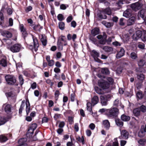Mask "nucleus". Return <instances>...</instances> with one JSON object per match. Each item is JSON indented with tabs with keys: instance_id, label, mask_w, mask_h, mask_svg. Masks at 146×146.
<instances>
[{
	"instance_id": "nucleus-1",
	"label": "nucleus",
	"mask_w": 146,
	"mask_h": 146,
	"mask_svg": "<svg viewBox=\"0 0 146 146\" xmlns=\"http://www.w3.org/2000/svg\"><path fill=\"white\" fill-rule=\"evenodd\" d=\"M119 113V109L116 108H112L107 110L106 115L109 118H115Z\"/></svg>"
},
{
	"instance_id": "nucleus-2",
	"label": "nucleus",
	"mask_w": 146,
	"mask_h": 146,
	"mask_svg": "<svg viewBox=\"0 0 146 146\" xmlns=\"http://www.w3.org/2000/svg\"><path fill=\"white\" fill-rule=\"evenodd\" d=\"M97 38L99 40L98 41L97 46L100 48H102L103 47L102 45L106 44L107 36L105 32L103 33V35H99L97 36Z\"/></svg>"
},
{
	"instance_id": "nucleus-3",
	"label": "nucleus",
	"mask_w": 146,
	"mask_h": 146,
	"mask_svg": "<svg viewBox=\"0 0 146 146\" xmlns=\"http://www.w3.org/2000/svg\"><path fill=\"white\" fill-rule=\"evenodd\" d=\"M5 78L7 84L9 85H14L16 82L15 77L12 75H7Z\"/></svg>"
},
{
	"instance_id": "nucleus-4",
	"label": "nucleus",
	"mask_w": 146,
	"mask_h": 146,
	"mask_svg": "<svg viewBox=\"0 0 146 146\" xmlns=\"http://www.w3.org/2000/svg\"><path fill=\"white\" fill-rule=\"evenodd\" d=\"M33 45L30 44L29 45V47L31 50L34 49L35 51H36L38 50V48L39 46L37 39L35 37H33Z\"/></svg>"
},
{
	"instance_id": "nucleus-5",
	"label": "nucleus",
	"mask_w": 146,
	"mask_h": 146,
	"mask_svg": "<svg viewBox=\"0 0 146 146\" xmlns=\"http://www.w3.org/2000/svg\"><path fill=\"white\" fill-rule=\"evenodd\" d=\"M98 86L103 89H108L110 87V84L107 82L103 80H99Z\"/></svg>"
},
{
	"instance_id": "nucleus-6",
	"label": "nucleus",
	"mask_w": 146,
	"mask_h": 146,
	"mask_svg": "<svg viewBox=\"0 0 146 146\" xmlns=\"http://www.w3.org/2000/svg\"><path fill=\"white\" fill-rule=\"evenodd\" d=\"M142 5V4L137 2L131 4L130 7L133 10L137 11L141 9Z\"/></svg>"
},
{
	"instance_id": "nucleus-7",
	"label": "nucleus",
	"mask_w": 146,
	"mask_h": 146,
	"mask_svg": "<svg viewBox=\"0 0 146 146\" xmlns=\"http://www.w3.org/2000/svg\"><path fill=\"white\" fill-rule=\"evenodd\" d=\"M21 46L19 44H16L11 46L9 48L10 50L14 53L19 52L21 49Z\"/></svg>"
},
{
	"instance_id": "nucleus-8",
	"label": "nucleus",
	"mask_w": 146,
	"mask_h": 146,
	"mask_svg": "<svg viewBox=\"0 0 146 146\" xmlns=\"http://www.w3.org/2000/svg\"><path fill=\"white\" fill-rule=\"evenodd\" d=\"M121 135L119 137L120 139H128L129 133L126 130H122L120 131Z\"/></svg>"
},
{
	"instance_id": "nucleus-9",
	"label": "nucleus",
	"mask_w": 146,
	"mask_h": 146,
	"mask_svg": "<svg viewBox=\"0 0 146 146\" xmlns=\"http://www.w3.org/2000/svg\"><path fill=\"white\" fill-rule=\"evenodd\" d=\"M63 44L64 45H66L67 44V42L65 37L62 36L59 38L58 41V44L62 46Z\"/></svg>"
},
{
	"instance_id": "nucleus-10",
	"label": "nucleus",
	"mask_w": 146,
	"mask_h": 146,
	"mask_svg": "<svg viewBox=\"0 0 146 146\" xmlns=\"http://www.w3.org/2000/svg\"><path fill=\"white\" fill-rule=\"evenodd\" d=\"M11 105L9 104H5L3 106V108H4L5 112L7 113L11 112Z\"/></svg>"
},
{
	"instance_id": "nucleus-11",
	"label": "nucleus",
	"mask_w": 146,
	"mask_h": 146,
	"mask_svg": "<svg viewBox=\"0 0 146 146\" xmlns=\"http://www.w3.org/2000/svg\"><path fill=\"white\" fill-rule=\"evenodd\" d=\"M142 32L139 30L137 31L135 34L133 36V39L135 40H137L138 39L141 38L142 36Z\"/></svg>"
},
{
	"instance_id": "nucleus-12",
	"label": "nucleus",
	"mask_w": 146,
	"mask_h": 146,
	"mask_svg": "<svg viewBox=\"0 0 146 146\" xmlns=\"http://www.w3.org/2000/svg\"><path fill=\"white\" fill-rule=\"evenodd\" d=\"M135 18L133 16L128 19L127 21V25L128 26H131L133 25L135 22Z\"/></svg>"
},
{
	"instance_id": "nucleus-13",
	"label": "nucleus",
	"mask_w": 146,
	"mask_h": 146,
	"mask_svg": "<svg viewBox=\"0 0 146 146\" xmlns=\"http://www.w3.org/2000/svg\"><path fill=\"white\" fill-rule=\"evenodd\" d=\"M101 12L102 13L106 14L109 15H111L112 13L111 10L109 7L102 9L101 10Z\"/></svg>"
},
{
	"instance_id": "nucleus-14",
	"label": "nucleus",
	"mask_w": 146,
	"mask_h": 146,
	"mask_svg": "<svg viewBox=\"0 0 146 146\" xmlns=\"http://www.w3.org/2000/svg\"><path fill=\"white\" fill-rule=\"evenodd\" d=\"M125 54V50L123 48H121L120 51L116 55V57L117 58H119L124 55Z\"/></svg>"
},
{
	"instance_id": "nucleus-15",
	"label": "nucleus",
	"mask_w": 146,
	"mask_h": 146,
	"mask_svg": "<svg viewBox=\"0 0 146 146\" xmlns=\"http://www.w3.org/2000/svg\"><path fill=\"white\" fill-rule=\"evenodd\" d=\"M101 102L103 106H106L107 104V100L106 96H100Z\"/></svg>"
},
{
	"instance_id": "nucleus-16",
	"label": "nucleus",
	"mask_w": 146,
	"mask_h": 146,
	"mask_svg": "<svg viewBox=\"0 0 146 146\" xmlns=\"http://www.w3.org/2000/svg\"><path fill=\"white\" fill-rule=\"evenodd\" d=\"M103 124L104 127L107 129L108 130L110 127V123L108 120H105L103 121Z\"/></svg>"
},
{
	"instance_id": "nucleus-17",
	"label": "nucleus",
	"mask_w": 146,
	"mask_h": 146,
	"mask_svg": "<svg viewBox=\"0 0 146 146\" xmlns=\"http://www.w3.org/2000/svg\"><path fill=\"white\" fill-rule=\"evenodd\" d=\"M131 9H127L123 12V15L126 18H128L131 16Z\"/></svg>"
},
{
	"instance_id": "nucleus-18",
	"label": "nucleus",
	"mask_w": 146,
	"mask_h": 146,
	"mask_svg": "<svg viewBox=\"0 0 146 146\" xmlns=\"http://www.w3.org/2000/svg\"><path fill=\"white\" fill-rule=\"evenodd\" d=\"M2 35L4 36L7 38H10L12 36V34L11 32L7 31H3L2 33Z\"/></svg>"
},
{
	"instance_id": "nucleus-19",
	"label": "nucleus",
	"mask_w": 146,
	"mask_h": 146,
	"mask_svg": "<svg viewBox=\"0 0 146 146\" xmlns=\"http://www.w3.org/2000/svg\"><path fill=\"white\" fill-rule=\"evenodd\" d=\"M27 141V140L26 138L21 139L18 141L19 144L21 146H24L25 145H26V146H27V145L26 143Z\"/></svg>"
},
{
	"instance_id": "nucleus-20",
	"label": "nucleus",
	"mask_w": 146,
	"mask_h": 146,
	"mask_svg": "<svg viewBox=\"0 0 146 146\" xmlns=\"http://www.w3.org/2000/svg\"><path fill=\"white\" fill-rule=\"evenodd\" d=\"M121 120L124 121H127L129 120L130 119V117L125 114H122L121 116Z\"/></svg>"
},
{
	"instance_id": "nucleus-21",
	"label": "nucleus",
	"mask_w": 146,
	"mask_h": 146,
	"mask_svg": "<svg viewBox=\"0 0 146 146\" xmlns=\"http://www.w3.org/2000/svg\"><path fill=\"white\" fill-rule=\"evenodd\" d=\"M99 102V98L98 97L96 96H94L92 100V106H94L97 104Z\"/></svg>"
},
{
	"instance_id": "nucleus-22",
	"label": "nucleus",
	"mask_w": 146,
	"mask_h": 146,
	"mask_svg": "<svg viewBox=\"0 0 146 146\" xmlns=\"http://www.w3.org/2000/svg\"><path fill=\"white\" fill-rule=\"evenodd\" d=\"M145 9H142L139 12L138 16L139 18L141 17L143 19L145 16Z\"/></svg>"
},
{
	"instance_id": "nucleus-23",
	"label": "nucleus",
	"mask_w": 146,
	"mask_h": 146,
	"mask_svg": "<svg viewBox=\"0 0 146 146\" xmlns=\"http://www.w3.org/2000/svg\"><path fill=\"white\" fill-rule=\"evenodd\" d=\"M102 23L105 25L107 28H110L113 25V23H112L106 22L105 21H103L102 22Z\"/></svg>"
},
{
	"instance_id": "nucleus-24",
	"label": "nucleus",
	"mask_w": 146,
	"mask_h": 146,
	"mask_svg": "<svg viewBox=\"0 0 146 146\" xmlns=\"http://www.w3.org/2000/svg\"><path fill=\"white\" fill-rule=\"evenodd\" d=\"M102 48L105 51L107 52H112L113 50V49L112 47L108 46H104Z\"/></svg>"
},
{
	"instance_id": "nucleus-25",
	"label": "nucleus",
	"mask_w": 146,
	"mask_h": 146,
	"mask_svg": "<svg viewBox=\"0 0 146 146\" xmlns=\"http://www.w3.org/2000/svg\"><path fill=\"white\" fill-rule=\"evenodd\" d=\"M40 40L42 43V45L45 46L46 45L47 41L46 39V37L44 35H42V38H41Z\"/></svg>"
},
{
	"instance_id": "nucleus-26",
	"label": "nucleus",
	"mask_w": 146,
	"mask_h": 146,
	"mask_svg": "<svg viewBox=\"0 0 146 146\" xmlns=\"http://www.w3.org/2000/svg\"><path fill=\"white\" fill-rule=\"evenodd\" d=\"M0 64L4 67H5L7 66V62L5 58H2L0 60Z\"/></svg>"
},
{
	"instance_id": "nucleus-27",
	"label": "nucleus",
	"mask_w": 146,
	"mask_h": 146,
	"mask_svg": "<svg viewBox=\"0 0 146 146\" xmlns=\"http://www.w3.org/2000/svg\"><path fill=\"white\" fill-rule=\"evenodd\" d=\"M115 122L117 125L121 127L123 125V123L119 119H115Z\"/></svg>"
},
{
	"instance_id": "nucleus-28",
	"label": "nucleus",
	"mask_w": 146,
	"mask_h": 146,
	"mask_svg": "<svg viewBox=\"0 0 146 146\" xmlns=\"http://www.w3.org/2000/svg\"><path fill=\"white\" fill-rule=\"evenodd\" d=\"M99 29L97 28H95L92 30L91 33L94 36L98 35L99 33Z\"/></svg>"
},
{
	"instance_id": "nucleus-29",
	"label": "nucleus",
	"mask_w": 146,
	"mask_h": 146,
	"mask_svg": "<svg viewBox=\"0 0 146 146\" xmlns=\"http://www.w3.org/2000/svg\"><path fill=\"white\" fill-rule=\"evenodd\" d=\"M133 113L134 115L138 116L140 115V111L139 108H137L134 109L133 110Z\"/></svg>"
},
{
	"instance_id": "nucleus-30",
	"label": "nucleus",
	"mask_w": 146,
	"mask_h": 146,
	"mask_svg": "<svg viewBox=\"0 0 146 146\" xmlns=\"http://www.w3.org/2000/svg\"><path fill=\"white\" fill-rule=\"evenodd\" d=\"M137 78L138 79L141 81L143 80L144 78L145 77L144 75L143 74H137Z\"/></svg>"
},
{
	"instance_id": "nucleus-31",
	"label": "nucleus",
	"mask_w": 146,
	"mask_h": 146,
	"mask_svg": "<svg viewBox=\"0 0 146 146\" xmlns=\"http://www.w3.org/2000/svg\"><path fill=\"white\" fill-rule=\"evenodd\" d=\"M7 121L6 118L4 117H0V125L4 124Z\"/></svg>"
},
{
	"instance_id": "nucleus-32",
	"label": "nucleus",
	"mask_w": 146,
	"mask_h": 146,
	"mask_svg": "<svg viewBox=\"0 0 146 146\" xmlns=\"http://www.w3.org/2000/svg\"><path fill=\"white\" fill-rule=\"evenodd\" d=\"M141 35V39L143 41H145L146 40V31H143V32H142Z\"/></svg>"
},
{
	"instance_id": "nucleus-33",
	"label": "nucleus",
	"mask_w": 146,
	"mask_h": 146,
	"mask_svg": "<svg viewBox=\"0 0 146 146\" xmlns=\"http://www.w3.org/2000/svg\"><path fill=\"white\" fill-rule=\"evenodd\" d=\"M92 104L90 102H88L87 104V109L90 112H92Z\"/></svg>"
},
{
	"instance_id": "nucleus-34",
	"label": "nucleus",
	"mask_w": 146,
	"mask_h": 146,
	"mask_svg": "<svg viewBox=\"0 0 146 146\" xmlns=\"http://www.w3.org/2000/svg\"><path fill=\"white\" fill-rule=\"evenodd\" d=\"M101 72L104 74H109V71L107 68H103L102 69Z\"/></svg>"
},
{
	"instance_id": "nucleus-35",
	"label": "nucleus",
	"mask_w": 146,
	"mask_h": 146,
	"mask_svg": "<svg viewBox=\"0 0 146 146\" xmlns=\"http://www.w3.org/2000/svg\"><path fill=\"white\" fill-rule=\"evenodd\" d=\"M138 143L140 145H144L146 143V139H141L138 141Z\"/></svg>"
},
{
	"instance_id": "nucleus-36",
	"label": "nucleus",
	"mask_w": 146,
	"mask_h": 146,
	"mask_svg": "<svg viewBox=\"0 0 146 146\" xmlns=\"http://www.w3.org/2000/svg\"><path fill=\"white\" fill-rule=\"evenodd\" d=\"M95 90L96 92L98 94H102L103 92L101 89L97 86L94 87Z\"/></svg>"
},
{
	"instance_id": "nucleus-37",
	"label": "nucleus",
	"mask_w": 146,
	"mask_h": 146,
	"mask_svg": "<svg viewBox=\"0 0 146 146\" xmlns=\"http://www.w3.org/2000/svg\"><path fill=\"white\" fill-rule=\"evenodd\" d=\"M3 42H5L8 45H10L12 43L11 40L9 39L3 38Z\"/></svg>"
},
{
	"instance_id": "nucleus-38",
	"label": "nucleus",
	"mask_w": 146,
	"mask_h": 146,
	"mask_svg": "<svg viewBox=\"0 0 146 146\" xmlns=\"http://www.w3.org/2000/svg\"><path fill=\"white\" fill-rule=\"evenodd\" d=\"M8 140L7 138L3 135H0V141L1 142H4Z\"/></svg>"
},
{
	"instance_id": "nucleus-39",
	"label": "nucleus",
	"mask_w": 146,
	"mask_h": 146,
	"mask_svg": "<svg viewBox=\"0 0 146 146\" xmlns=\"http://www.w3.org/2000/svg\"><path fill=\"white\" fill-rule=\"evenodd\" d=\"M130 57L133 59H136L137 58V54L135 52H133L131 53L130 54Z\"/></svg>"
},
{
	"instance_id": "nucleus-40",
	"label": "nucleus",
	"mask_w": 146,
	"mask_h": 146,
	"mask_svg": "<svg viewBox=\"0 0 146 146\" xmlns=\"http://www.w3.org/2000/svg\"><path fill=\"white\" fill-rule=\"evenodd\" d=\"M90 39L94 44L97 46L98 40L96 38H94L93 36H92L90 37Z\"/></svg>"
},
{
	"instance_id": "nucleus-41",
	"label": "nucleus",
	"mask_w": 146,
	"mask_h": 146,
	"mask_svg": "<svg viewBox=\"0 0 146 146\" xmlns=\"http://www.w3.org/2000/svg\"><path fill=\"white\" fill-rule=\"evenodd\" d=\"M37 127V125L36 123H33L32 124L30 128L31 129H32L33 131L32 133V134L33 133L34 131L36 128Z\"/></svg>"
},
{
	"instance_id": "nucleus-42",
	"label": "nucleus",
	"mask_w": 146,
	"mask_h": 146,
	"mask_svg": "<svg viewBox=\"0 0 146 146\" xmlns=\"http://www.w3.org/2000/svg\"><path fill=\"white\" fill-rule=\"evenodd\" d=\"M138 64L139 66L142 67L145 64L144 61L143 60L141 59L138 61Z\"/></svg>"
},
{
	"instance_id": "nucleus-43",
	"label": "nucleus",
	"mask_w": 146,
	"mask_h": 146,
	"mask_svg": "<svg viewBox=\"0 0 146 146\" xmlns=\"http://www.w3.org/2000/svg\"><path fill=\"white\" fill-rule=\"evenodd\" d=\"M65 24L64 22H60L59 23V27L60 29L62 30H63L64 29Z\"/></svg>"
},
{
	"instance_id": "nucleus-44",
	"label": "nucleus",
	"mask_w": 146,
	"mask_h": 146,
	"mask_svg": "<svg viewBox=\"0 0 146 146\" xmlns=\"http://www.w3.org/2000/svg\"><path fill=\"white\" fill-rule=\"evenodd\" d=\"M19 83L21 86H22L24 83V80L21 75H20L19 77Z\"/></svg>"
},
{
	"instance_id": "nucleus-45",
	"label": "nucleus",
	"mask_w": 146,
	"mask_h": 146,
	"mask_svg": "<svg viewBox=\"0 0 146 146\" xmlns=\"http://www.w3.org/2000/svg\"><path fill=\"white\" fill-rule=\"evenodd\" d=\"M76 139L80 142H82L83 144L84 143V139L83 136H82L81 138L79 137H77Z\"/></svg>"
},
{
	"instance_id": "nucleus-46",
	"label": "nucleus",
	"mask_w": 146,
	"mask_h": 146,
	"mask_svg": "<svg viewBox=\"0 0 146 146\" xmlns=\"http://www.w3.org/2000/svg\"><path fill=\"white\" fill-rule=\"evenodd\" d=\"M114 141L113 143L112 146H119L117 138H114Z\"/></svg>"
},
{
	"instance_id": "nucleus-47",
	"label": "nucleus",
	"mask_w": 146,
	"mask_h": 146,
	"mask_svg": "<svg viewBox=\"0 0 146 146\" xmlns=\"http://www.w3.org/2000/svg\"><path fill=\"white\" fill-rule=\"evenodd\" d=\"M145 132L143 131L141 129L140 131L139 132L138 136L140 137H143L145 135Z\"/></svg>"
},
{
	"instance_id": "nucleus-48",
	"label": "nucleus",
	"mask_w": 146,
	"mask_h": 146,
	"mask_svg": "<svg viewBox=\"0 0 146 146\" xmlns=\"http://www.w3.org/2000/svg\"><path fill=\"white\" fill-rule=\"evenodd\" d=\"M140 110L143 112H145L146 111V107L145 106L142 105L139 108Z\"/></svg>"
},
{
	"instance_id": "nucleus-49",
	"label": "nucleus",
	"mask_w": 146,
	"mask_h": 146,
	"mask_svg": "<svg viewBox=\"0 0 146 146\" xmlns=\"http://www.w3.org/2000/svg\"><path fill=\"white\" fill-rule=\"evenodd\" d=\"M102 13L98 14V17L101 19H106L107 18V16L105 15H103L102 14Z\"/></svg>"
},
{
	"instance_id": "nucleus-50",
	"label": "nucleus",
	"mask_w": 146,
	"mask_h": 146,
	"mask_svg": "<svg viewBox=\"0 0 146 146\" xmlns=\"http://www.w3.org/2000/svg\"><path fill=\"white\" fill-rule=\"evenodd\" d=\"M114 37L113 36L109 37L107 40H106V42H107L108 44H109L112 41V39H114Z\"/></svg>"
},
{
	"instance_id": "nucleus-51",
	"label": "nucleus",
	"mask_w": 146,
	"mask_h": 146,
	"mask_svg": "<svg viewBox=\"0 0 146 146\" xmlns=\"http://www.w3.org/2000/svg\"><path fill=\"white\" fill-rule=\"evenodd\" d=\"M136 95L139 99H141L143 98L142 93L141 91L138 92L136 94Z\"/></svg>"
},
{
	"instance_id": "nucleus-52",
	"label": "nucleus",
	"mask_w": 146,
	"mask_h": 146,
	"mask_svg": "<svg viewBox=\"0 0 146 146\" xmlns=\"http://www.w3.org/2000/svg\"><path fill=\"white\" fill-rule=\"evenodd\" d=\"M119 104L120 102L118 99H116L114 101L113 104L114 106L117 107Z\"/></svg>"
},
{
	"instance_id": "nucleus-53",
	"label": "nucleus",
	"mask_w": 146,
	"mask_h": 146,
	"mask_svg": "<svg viewBox=\"0 0 146 146\" xmlns=\"http://www.w3.org/2000/svg\"><path fill=\"white\" fill-rule=\"evenodd\" d=\"M19 28L21 33H22L24 31H26V29L24 27L23 25V24H21L20 25Z\"/></svg>"
},
{
	"instance_id": "nucleus-54",
	"label": "nucleus",
	"mask_w": 146,
	"mask_h": 146,
	"mask_svg": "<svg viewBox=\"0 0 146 146\" xmlns=\"http://www.w3.org/2000/svg\"><path fill=\"white\" fill-rule=\"evenodd\" d=\"M125 19L124 18H121L119 20V24L120 25L123 26L125 25V23L124 22Z\"/></svg>"
},
{
	"instance_id": "nucleus-55",
	"label": "nucleus",
	"mask_w": 146,
	"mask_h": 146,
	"mask_svg": "<svg viewBox=\"0 0 146 146\" xmlns=\"http://www.w3.org/2000/svg\"><path fill=\"white\" fill-rule=\"evenodd\" d=\"M57 18L60 21H62L64 19V16L62 14H59L57 16Z\"/></svg>"
},
{
	"instance_id": "nucleus-56",
	"label": "nucleus",
	"mask_w": 146,
	"mask_h": 146,
	"mask_svg": "<svg viewBox=\"0 0 146 146\" xmlns=\"http://www.w3.org/2000/svg\"><path fill=\"white\" fill-rule=\"evenodd\" d=\"M59 94V92L58 90H56L55 93V97L56 100H58Z\"/></svg>"
},
{
	"instance_id": "nucleus-57",
	"label": "nucleus",
	"mask_w": 146,
	"mask_h": 146,
	"mask_svg": "<svg viewBox=\"0 0 146 146\" xmlns=\"http://www.w3.org/2000/svg\"><path fill=\"white\" fill-rule=\"evenodd\" d=\"M48 65L50 66H52L54 64V61L53 60H51L48 62Z\"/></svg>"
},
{
	"instance_id": "nucleus-58",
	"label": "nucleus",
	"mask_w": 146,
	"mask_h": 146,
	"mask_svg": "<svg viewBox=\"0 0 146 146\" xmlns=\"http://www.w3.org/2000/svg\"><path fill=\"white\" fill-rule=\"evenodd\" d=\"M30 110V105L29 104L28 105L26 104V111L27 115L29 113Z\"/></svg>"
},
{
	"instance_id": "nucleus-59",
	"label": "nucleus",
	"mask_w": 146,
	"mask_h": 146,
	"mask_svg": "<svg viewBox=\"0 0 146 146\" xmlns=\"http://www.w3.org/2000/svg\"><path fill=\"white\" fill-rule=\"evenodd\" d=\"M4 17L3 15V13L1 11H0V25L1 24V21H3L4 20Z\"/></svg>"
},
{
	"instance_id": "nucleus-60",
	"label": "nucleus",
	"mask_w": 146,
	"mask_h": 146,
	"mask_svg": "<svg viewBox=\"0 0 146 146\" xmlns=\"http://www.w3.org/2000/svg\"><path fill=\"white\" fill-rule=\"evenodd\" d=\"M139 48L141 49H144L145 46V44L143 43H141L138 45Z\"/></svg>"
},
{
	"instance_id": "nucleus-61",
	"label": "nucleus",
	"mask_w": 146,
	"mask_h": 146,
	"mask_svg": "<svg viewBox=\"0 0 146 146\" xmlns=\"http://www.w3.org/2000/svg\"><path fill=\"white\" fill-rule=\"evenodd\" d=\"M107 81L110 83V84H112L113 82V79L110 77H108L107 78Z\"/></svg>"
},
{
	"instance_id": "nucleus-62",
	"label": "nucleus",
	"mask_w": 146,
	"mask_h": 146,
	"mask_svg": "<svg viewBox=\"0 0 146 146\" xmlns=\"http://www.w3.org/2000/svg\"><path fill=\"white\" fill-rule=\"evenodd\" d=\"M127 143V141L125 140H121L120 141L121 146H124Z\"/></svg>"
},
{
	"instance_id": "nucleus-63",
	"label": "nucleus",
	"mask_w": 146,
	"mask_h": 146,
	"mask_svg": "<svg viewBox=\"0 0 146 146\" xmlns=\"http://www.w3.org/2000/svg\"><path fill=\"white\" fill-rule=\"evenodd\" d=\"M54 71L56 73H59L60 72V70L59 68L56 67L54 68Z\"/></svg>"
},
{
	"instance_id": "nucleus-64",
	"label": "nucleus",
	"mask_w": 146,
	"mask_h": 146,
	"mask_svg": "<svg viewBox=\"0 0 146 146\" xmlns=\"http://www.w3.org/2000/svg\"><path fill=\"white\" fill-rule=\"evenodd\" d=\"M65 125V123L64 121L60 122L59 123L58 127L60 128H63Z\"/></svg>"
}]
</instances>
